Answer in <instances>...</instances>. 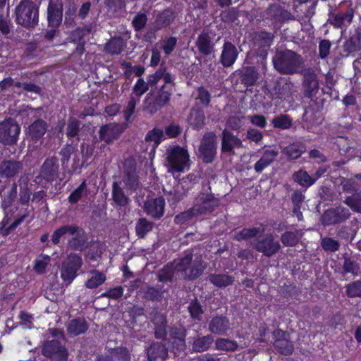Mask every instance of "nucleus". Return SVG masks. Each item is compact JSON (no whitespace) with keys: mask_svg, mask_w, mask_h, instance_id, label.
Masks as SVG:
<instances>
[{"mask_svg":"<svg viewBox=\"0 0 361 361\" xmlns=\"http://www.w3.org/2000/svg\"><path fill=\"white\" fill-rule=\"evenodd\" d=\"M355 15V10L348 7L347 10L339 11L337 13H330L327 22L334 28H341L343 26H348L353 22Z\"/></svg>","mask_w":361,"mask_h":361,"instance_id":"5701e85b","label":"nucleus"},{"mask_svg":"<svg viewBox=\"0 0 361 361\" xmlns=\"http://www.w3.org/2000/svg\"><path fill=\"white\" fill-rule=\"evenodd\" d=\"M41 352L50 361H68L69 357L66 345L56 338L44 341Z\"/></svg>","mask_w":361,"mask_h":361,"instance_id":"0eeeda50","label":"nucleus"},{"mask_svg":"<svg viewBox=\"0 0 361 361\" xmlns=\"http://www.w3.org/2000/svg\"><path fill=\"white\" fill-rule=\"evenodd\" d=\"M176 16L171 8H166L159 12L154 21V27L156 30H161L169 27L175 20Z\"/></svg>","mask_w":361,"mask_h":361,"instance_id":"7c9ffc66","label":"nucleus"},{"mask_svg":"<svg viewBox=\"0 0 361 361\" xmlns=\"http://www.w3.org/2000/svg\"><path fill=\"white\" fill-rule=\"evenodd\" d=\"M264 232V228L259 227L243 228L234 234L233 238L238 242L247 241L252 238H256L258 234Z\"/></svg>","mask_w":361,"mask_h":361,"instance_id":"58836bf2","label":"nucleus"},{"mask_svg":"<svg viewBox=\"0 0 361 361\" xmlns=\"http://www.w3.org/2000/svg\"><path fill=\"white\" fill-rule=\"evenodd\" d=\"M91 29L89 27H77L71 32L70 37L74 43L85 42V37L89 35Z\"/></svg>","mask_w":361,"mask_h":361,"instance_id":"e2e57ef3","label":"nucleus"},{"mask_svg":"<svg viewBox=\"0 0 361 361\" xmlns=\"http://www.w3.org/2000/svg\"><path fill=\"white\" fill-rule=\"evenodd\" d=\"M161 79L164 82V85L172 84V86H174L175 76L168 71V68L164 62L161 63L159 68L154 73L147 76V82L152 87L156 86Z\"/></svg>","mask_w":361,"mask_h":361,"instance_id":"b1692460","label":"nucleus"},{"mask_svg":"<svg viewBox=\"0 0 361 361\" xmlns=\"http://www.w3.org/2000/svg\"><path fill=\"white\" fill-rule=\"evenodd\" d=\"M147 355L149 361L164 360L168 357V350L161 342H155L149 346Z\"/></svg>","mask_w":361,"mask_h":361,"instance_id":"473e14b6","label":"nucleus"},{"mask_svg":"<svg viewBox=\"0 0 361 361\" xmlns=\"http://www.w3.org/2000/svg\"><path fill=\"white\" fill-rule=\"evenodd\" d=\"M216 348L219 350L233 352L237 350L238 345L235 341L228 338H218L215 343Z\"/></svg>","mask_w":361,"mask_h":361,"instance_id":"13d9d810","label":"nucleus"},{"mask_svg":"<svg viewBox=\"0 0 361 361\" xmlns=\"http://www.w3.org/2000/svg\"><path fill=\"white\" fill-rule=\"evenodd\" d=\"M20 133V127L15 119L8 118L0 122V143L4 145H16Z\"/></svg>","mask_w":361,"mask_h":361,"instance_id":"6e6552de","label":"nucleus"},{"mask_svg":"<svg viewBox=\"0 0 361 361\" xmlns=\"http://www.w3.org/2000/svg\"><path fill=\"white\" fill-rule=\"evenodd\" d=\"M217 137L214 132L206 133L199 147L200 157L205 164H211L216 156Z\"/></svg>","mask_w":361,"mask_h":361,"instance_id":"9d476101","label":"nucleus"},{"mask_svg":"<svg viewBox=\"0 0 361 361\" xmlns=\"http://www.w3.org/2000/svg\"><path fill=\"white\" fill-rule=\"evenodd\" d=\"M190 126L196 130H200L205 124V116L202 110H193L188 118Z\"/></svg>","mask_w":361,"mask_h":361,"instance_id":"49530a36","label":"nucleus"},{"mask_svg":"<svg viewBox=\"0 0 361 361\" xmlns=\"http://www.w3.org/2000/svg\"><path fill=\"white\" fill-rule=\"evenodd\" d=\"M238 54L237 47L231 42L226 41L222 47L220 63L225 68L231 67L238 59Z\"/></svg>","mask_w":361,"mask_h":361,"instance_id":"bb28decb","label":"nucleus"},{"mask_svg":"<svg viewBox=\"0 0 361 361\" xmlns=\"http://www.w3.org/2000/svg\"><path fill=\"white\" fill-rule=\"evenodd\" d=\"M112 200L116 205L125 207L129 204L130 199L126 195L123 188L119 183L114 181L112 184Z\"/></svg>","mask_w":361,"mask_h":361,"instance_id":"ea45409f","label":"nucleus"},{"mask_svg":"<svg viewBox=\"0 0 361 361\" xmlns=\"http://www.w3.org/2000/svg\"><path fill=\"white\" fill-rule=\"evenodd\" d=\"M344 203L354 212H360L361 211V193L355 192L351 196L346 197Z\"/></svg>","mask_w":361,"mask_h":361,"instance_id":"052dcab7","label":"nucleus"},{"mask_svg":"<svg viewBox=\"0 0 361 361\" xmlns=\"http://www.w3.org/2000/svg\"><path fill=\"white\" fill-rule=\"evenodd\" d=\"M13 27V23L9 18V11H0V33L4 37L9 38Z\"/></svg>","mask_w":361,"mask_h":361,"instance_id":"a18cd8bd","label":"nucleus"},{"mask_svg":"<svg viewBox=\"0 0 361 361\" xmlns=\"http://www.w3.org/2000/svg\"><path fill=\"white\" fill-rule=\"evenodd\" d=\"M147 16L145 13H137L132 20L133 27L136 32L142 30L147 25Z\"/></svg>","mask_w":361,"mask_h":361,"instance_id":"774afa93","label":"nucleus"},{"mask_svg":"<svg viewBox=\"0 0 361 361\" xmlns=\"http://www.w3.org/2000/svg\"><path fill=\"white\" fill-rule=\"evenodd\" d=\"M176 265L173 263H167L160 269L157 274V279L159 282L167 283H172L174 274L176 272Z\"/></svg>","mask_w":361,"mask_h":361,"instance_id":"e433bc0d","label":"nucleus"},{"mask_svg":"<svg viewBox=\"0 0 361 361\" xmlns=\"http://www.w3.org/2000/svg\"><path fill=\"white\" fill-rule=\"evenodd\" d=\"M87 322L82 318L71 319L67 326V332L71 337L85 334L88 329Z\"/></svg>","mask_w":361,"mask_h":361,"instance_id":"72a5a7b5","label":"nucleus"},{"mask_svg":"<svg viewBox=\"0 0 361 361\" xmlns=\"http://www.w3.org/2000/svg\"><path fill=\"white\" fill-rule=\"evenodd\" d=\"M305 147L300 142H294L290 144L284 149L286 155L290 159H298L305 152Z\"/></svg>","mask_w":361,"mask_h":361,"instance_id":"864d4df0","label":"nucleus"},{"mask_svg":"<svg viewBox=\"0 0 361 361\" xmlns=\"http://www.w3.org/2000/svg\"><path fill=\"white\" fill-rule=\"evenodd\" d=\"M88 192L89 189L87 188L86 180H83V181L71 192L68 197V201L71 204H75L78 203L83 196H87Z\"/></svg>","mask_w":361,"mask_h":361,"instance_id":"8fccbe9b","label":"nucleus"},{"mask_svg":"<svg viewBox=\"0 0 361 361\" xmlns=\"http://www.w3.org/2000/svg\"><path fill=\"white\" fill-rule=\"evenodd\" d=\"M239 9L237 7H231L222 11L220 13L221 20L225 23H233L239 17Z\"/></svg>","mask_w":361,"mask_h":361,"instance_id":"4d7b16f0","label":"nucleus"},{"mask_svg":"<svg viewBox=\"0 0 361 361\" xmlns=\"http://www.w3.org/2000/svg\"><path fill=\"white\" fill-rule=\"evenodd\" d=\"M166 156L169 172L181 173L190 168V154L185 147L178 145H173L166 150Z\"/></svg>","mask_w":361,"mask_h":361,"instance_id":"39448f33","label":"nucleus"},{"mask_svg":"<svg viewBox=\"0 0 361 361\" xmlns=\"http://www.w3.org/2000/svg\"><path fill=\"white\" fill-rule=\"evenodd\" d=\"M278 154L279 152L274 149L264 150L260 159L254 165L255 172L257 173H262L275 161Z\"/></svg>","mask_w":361,"mask_h":361,"instance_id":"2f4dec72","label":"nucleus"},{"mask_svg":"<svg viewBox=\"0 0 361 361\" xmlns=\"http://www.w3.org/2000/svg\"><path fill=\"white\" fill-rule=\"evenodd\" d=\"M208 325L209 331L216 335H226L230 329V321L226 316L224 315L213 317Z\"/></svg>","mask_w":361,"mask_h":361,"instance_id":"cd10ccee","label":"nucleus"},{"mask_svg":"<svg viewBox=\"0 0 361 361\" xmlns=\"http://www.w3.org/2000/svg\"><path fill=\"white\" fill-rule=\"evenodd\" d=\"M188 311L190 314V317L195 320L200 322L202 319V314H204V310L202 306L198 300L195 298L192 300L188 306Z\"/></svg>","mask_w":361,"mask_h":361,"instance_id":"5fc2aeb1","label":"nucleus"},{"mask_svg":"<svg viewBox=\"0 0 361 361\" xmlns=\"http://www.w3.org/2000/svg\"><path fill=\"white\" fill-rule=\"evenodd\" d=\"M254 250L262 254L266 257H271L277 254L281 248L279 240H276L271 233L259 236L252 244Z\"/></svg>","mask_w":361,"mask_h":361,"instance_id":"1a4fd4ad","label":"nucleus"},{"mask_svg":"<svg viewBox=\"0 0 361 361\" xmlns=\"http://www.w3.org/2000/svg\"><path fill=\"white\" fill-rule=\"evenodd\" d=\"M294 18L292 13L279 4H270L264 11L263 19L274 26L283 24Z\"/></svg>","mask_w":361,"mask_h":361,"instance_id":"f8f14e48","label":"nucleus"},{"mask_svg":"<svg viewBox=\"0 0 361 361\" xmlns=\"http://www.w3.org/2000/svg\"><path fill=\"white\" fill-rule=\"evenodd\" d=\"M63 2L61 0H49L47 20L49 27H59L63 20Z\"/></svg>","mask_w":361,"mask_h":361,"instance_id":"a211bd4d","label":"nucleus"},{"mask_svg":"<svg viewBox=\"0 0 361 361\" xmlns=\"http://www.w3.org/2000/svg\"><path fill=\"white\" fill-rule=\"evenodd\" d=\"M123 182L126 190L131 192H135L140 187L137 162L133 157H128L124 160Z\"/></svg>","mask_w":361,"mask_h":361,"instance_id":"9b49d317","label":"nucleus"},{"mask_svg":"<svg viewBox=\"0 0 361 361\" xmlns=\"http://www.w3.org/2000/svg\"><path fill=\"white\" fill-rule=\"evenodd\" d=\"M172 95V85H163L158 90L152 102L149 103L148 108L151 112H156L169 104Z\"/></svg>","mask_w":361,"mask_h":361,"instance_id":"6ab92c4d","label":"nucleus"},{"mask_svg":"<svg viewBox=\"0 0 361 361\" xmlns=\"http://www.w3.org/2000/svg\"><path fill=\"white\" fill-rule=\"evenodd\" d=\"M92 276L86 281L85 287L89 289H94L104 283L106 279V275L97 269L90 271Z\"/></svg>","mask_w":361,"mask_h":361,"instance_id":"3c124183","label":"nucleus"},{"mask_svg":"<svg viewBox=\"0 0 361 361\" xmlns=\"http://www.w3.org/2000/svg\"><path fill=\"white\" fill-rule=\"evenodd\" d=\"M13 17L18 25L33 30L39 25V6L32 0H20L14 8Z\"/></svg>","mask_w":361,"mask_h":361,"instance_id":"f03ea898","label":"nucleus"},{"mask_svg":"<svg viewBox=\"0 0 361 361\" xmlns=\"http://www.w3.org/2000/svg\"><path fill=\"white\" fill-rule=\"evenodd\" d=\"M244 116L231 115L226 121V126L231 130H239L243 126Z\"/></svg>","mask_w":361,"mask_h":361,"instance_id":"680f3d73","label":"nucleus"},{"mask_svg":"<svg viewBox=\"0 0 361 361\" xmlns=\"http://www.w3.org/2000/svg\"><path fill=\"white\" fill-rule=\"evenodd\" d=\"M6 215L0 223V235H8L30 215L28 207L14 206L4 211Z\"/></svg>","mask_w":361,"mask_h":361,"instance_id":"20e7f679","label":"nucleus"},{"mask_svg":"<svg viewBox=\"0 0 361 361\" xmlns=\"http://www.w3.org/2000/svg\"><path fill=\"white\" fill-rule=\"evenodd\" d=\"M208 280L214 286L222 288L231 285L234 279L226 274H210L208 276Z\"/></svg>","mask_w":361,"mask_h":361,"instance_id":"a19ab883","label":"nucleus"},{"mask_svg":"<svg viewBox=\"0 0 361 361\" xmlns=\"http://www.w3.org/2000/svg\"><path fill=\"white\" fill-rule=\"evenodd\" d=\"M154 227L153 222L146 218H140L135 224V233L138 238H144Z\"/></svg>","mask_w":361,"mask_h":361,"instance_id":"603ef678","label":"nucleus"},{"mask_svg":"<svg viewBox=\"0 0 361 361\" xmlns=\"http://www.w3.org/2000/svg\"><path fill=\"white\" fill-rule=\"evenodd\" d=\"M152 322L154 324L155 338H164L167 335L166 317L160 313H156L153 316Z\"/></svg>","mask_w":361,"mask_h":361,"instance_id":"c9c22d12","label":"nucleus"},{"mask_svg":"<svg viewBox=\"0 0 361 361\" xmlns=\"http://www.w3.org/2000/svg\"><path fill=\"white\" fill-rule=\"evenodd\" d=\"M220 205V200L212 192H200L197 202L192 207L196 215L200 216L213 212Z\"/></svg>","mask_w":361,"mask_h":361,"instance_id":"ddd939ff","label":"nucleus"},{"mask_svg":"<svg viewBox=\"0 0 361 361\" xmlns=\"http://www.w3.org/2000/svg\"><path fill=\"white\" fill-rule=\"evenodd\" d=\"M293 121L288 114H280L274 116L271 120V124L275 128L286 130L290 128Z\"/></svg>","mask_w":361,"mask_h":361,"instance_id":"6e6d98bb","label":"nucleus"},{"mask_svg":"<svg viewBox=\"0 0 361 361\" xmlns=\"http://www.w3.org/2000/svg\"><path fill=\"white\" fill-rule=\"evenodd\" d=\"M165 200L163 197L147 199L144 203L146 214L154 219H160L164 214Z\"/></svg>","mask_w":361,"mask_h":361,"instance_id":"412c9836","label":"nucleus"},{"mask_svg":"<svg viewBox=\"0 0 361 361\" xmlns=\"http://www.w3.org/2000/svg\"><path fill=\"white\" fill-rule=\"evenodd\" d=\"M243 147V142L238 136L228 129L223 130L221 143V152L234 154V148H241Z\"/></svg>","mask_w":361,"mask_h":361,"instance_id":"4be33fe9","label":"nucleus"},{"mask_svg":"<svg viewBox=\"0 0 361 361\" xmlns=\"http://www.w3.org/2000/svg\"><path fill=\"white\" fill-rule=\"evenodd\" d=\"M276 70L281 74L293 75L300 73L304 66V60L301 55L294 51L286 49L278 52L273 58Z\"/></svg>","mask_w":361,"mask_h":361,"instance_id":"7ed1b4c3","label":"nucleus"},{"mask_svg":"<svg viewBox=\"0 0 361 361\" xmlns=\"http://www.w3.org/2000/svg\"><path fill=\"white\" fill-rule=\"evenodd\" d=\"M292 178L295 183L303 188H309L314 183L312 176H310L309 173L303 169H300L294 172Z\"/></svg>","mask_w":361,"mask_h":361,"instance_id":"de8ad7c7","label":"nucleus"},{"mask_svg":"<svg viewBox=\"0 0 361 361\" xmlns=\"http://www.w3.org/2000/svg\"><path fill=\"white\" fill-rule=\"evenodd\" d=\"M196 46L199 52L203 55L208 56L214 51V44L208 32H202L197 37Z\"/></svg>","mask_w":361,"mask_h":361,"instance_id":"f704fd0d","label":"nucleus"},{"mask_svg":"<svg viewBox=\"0 0 361 361\" xmlns=\"http://www.w3.org/2000/svg\"><path fill=\"white\" fill-rule=\"evenodd\" d=\"M165 139L164 133L162 130L154 128L147 132L145 136V140L147 142H154L157 145Z\"/></svg>","mask_w":361,"mask_h":361,"instance_id":"0e129e2a","label":"nucleus"},{"mask_svg":"<svg viewBox=\"0 0 361 361\" xmlns=\"http://www.w3.org/2000/svg\"><path fill=\"white\" fill-rule=\"evenodd\" d=\"M239 82L245 87H252L259 79V72L254 66H243L236 71Z\"/></svg>","mask_w":361,"mask_h":361,"instance_id":"393cba45","label":"nucleus"},{"mask_svg":"<svg viewBox=\"0 0 361 361\" xmlns=\"http://www.w3.org/2000/svg\"><path fill=\"white\" fill-rule=\"evenodd\" d=\"M166 292L167 289H165L162 285H148L143 288L142 297L146 301L159 302H161L164 298V295Z\"/></svg>","mask_w":361,"mask_h":361,"instance_id":"c756f323","label":"nucleus"},{"mask_svg":"<svg viewBox=\"0 0 361 361\" xmlns=\"http://www.w3.org/2000/svg\"><path fill=\"white\" fill-rule=\"evenodd\" d=\"M106 51L113 54L118 55L123 50V42L121 37L111 39L106 46Z\"/></svg>","mask_w":361,"mask_h":361,"instance_id":"bf43d9fd","label":"nucleus"},{"mask_svg":"<svg viewBox=\"0 0 361 361\" xmlns=\"http://www.w3.org/2000/svg\"><path fill=\"white\" fill-rule=\"evenodd\" d=\"M99 138L107 144L111 143L118 137V133L111 124L102 126L99 129Z\"/></svg>","mask_w":361,"mask_h":361,"instance_id":"c03bdc74","label":"nucleus"},{"mask_svg":"<svg viewBox=\"0 0 361 361\" xmlns=\"http://www.w3.org/2000/svg\"><path fill=\"white\" fill-rule=\"evenodd\" d=\"M48 130L47 121L42 118H37L28 126L26 135L34 142L39 141Z\"/></svg>","mask_w":361,"mask_h":361,"instance_id":"a878e982","label":"nucleus"},{"mask_svg":"<svg viewBox=\"0 0 361 361\" xmlns=\"http://www.w3.org/2000/svg\"><path fill=\"white\" fill-rule=\"evenodd\" d=\"M300 73L302 76L303 96L312 99L318 93L319 88L317 75L312 68H305Z\"/></svg>","mask_w":361,"mask_h":361,"instance_id":"4468645a","label":"nucleus"},{"mask_svg":"<svg viewBox=\"0 0 361 361\" xmlns=\"http://www.w3.org/2000/svg\"><path fill=\"white\" fill-rule=\"evenodd\" d=\"M59 159L53 156L47 158L40 168V176L48 183L56 180L59 176Z\"/></svg>","mask_w":361,"mask_h":361,"instance_id":"aec40b11","label":"nucleus"},{"mask_svg":"<svg viewBox=\"0 0 361 361\" xmlns=\"http://www.w3.org/2000/svg\"><path fill=\"white\" fill-rule=\"evenodd\" d=\"M302 235L300 230L287 231L281 235V241L286 247H295L297 245Z\"/></svg>","mask_w":361,"mask_h":361,"instance_id":"79ce46f5","label":"nucleus"},{"mask_svg":"<svg viewBox=\"0 0 361 361\" xmlns=\"http://www.w3.org/2000/svg\"><path fill=\"white\" fill-rule=\"evenodd\" d=\"M17 183L12 180L10 188L4 192L1 202V207L6 211L11 207L17 196Z\"/></svg>","mask_w":361,"mask_h":361,"instance_id":"37998d69","label":"nucleus"},{"mask_svg":"<svg viewBox=\"0 0 361 361\" xmlns=\"http://www.w3.org/2000/svg\"><path fill=\"white\" fill-rule=\"evenodd\" d=\"M23 166L20 161L4 160L0 164V178H14L22 171Z\"/></svg>","mask_w":361,"mask_h":361,"instance_id":"c85d7f7f","label":"nucleus"},{"mask_svg":"<svg viewBox=\"0 0 361 361\" xmlns=\"http://www.w3.org/2000/svg\"><path fill=\"white\" fill-rule=\"evenodd\" d=\"M343 49L347 54L361 50V31L350 37L343 44Z\"/></svg>","mask_w":361,"mask_h":361,"instance_id":"09e8293b","label":"nucleus"},{"mask_svg":"<svg viewBox=\"0 0 361 361\" xmlns=\"http://www.w3.org/2000/svg\"><path fill=\"white\" fill-rule=\"evenodd\" d=\"M49 262L50 257L49 256L41 255L35 260L34 270L38 274H43Z\"/></svg>","mask_w":361,"mask_h":361,"instance_id":"338daca9","label":"nucleus"},{"mask_svg":"<svg viewBox=\"0 0 361 361\" xmlns=\"http://www.w3.org/2000/svg\"><path fill=\"white\" fill-rule=\"evenodd\" d=\"M82 264V259L80 255L75 253L70 254L61 267V276L63 281L70 284L76 277Z\"/></svg>","mask_w":361,"mask_h":361,"instance_id":"2eb2a0df","label":"nucleus"},{"mask_svg":"<svg viewBox=\"0 0 361 361\" xmlns=\"http://www.w3.org/2000/svg\"><path fill=\"white\" fill-rule=\"evenodd\" d=\"M66 234L72 235L68 240V245L71 250L83 252L88 247V236L84 228L72 224H66L55 230L51 235V242L58 245L61 238Z\"/></svg>","mask_w":361,"mask_h":361,"instance_id":"f257e3e1","label":"nucleus"},{"mask_svg":"<svg viewBox=\"0 0 361 361\" xmlns=\"http://www.w3.org/2000/svg\"><path fill=\"white\" fill-rule=\"evenodd\" d=\"M214 343L212 335H206L195 338L192 343V350L195 353H202L209 350Z\"/></svg>","mask_w":361,"mask_h":361,"instance_id":"4c0bfd02","label":"nucleus"},{"mask_svg":"<svg viewBox=\"0 0 361 361\" xmlns=\"http://www.w3.org/2000/svg\"><path fill=\"white\" fill-rule=\"evenodd\" d=\"M272 336L273 345L279 354L290 355L293 353L294 346L286 331L277 329L273 331Z\"/></svg>","mask_w":361,"mask_h":361,"instance_id":"dca6fc26","label":"nucleus"},{"mask_svg":"<svg viewBox=\"0 0 361 361\" xmlns=\"http://www.w3.org/2000/svg\"><path fill=\"white\" fill-rule=\"evenodd\" d=\"M149 87L150 86L147 81L145 82L142 78H140L137 80L133 87V93L137 97L138 101L140 100V97L147 92Z\"/></svg>","mask_w":361,"mask_h":361,"instance_id":"69168bd1","label":"nucleus"},{"mask_svg":"<svg viewBox=\"0 0 361 361\" xmlns=\"http://www.w3.org/2000/svg\"><path fill=\"white\" fill-rule=\"evenodd\" d=\"M350 216L348 208L342 206L330 208L326 210L322 216V223L324 226L340 224L347 220Z\"/></svg>","mask_w":361,"mask_h":361,"instance_id":"f3484780","label":"nucleus"},{"mask_svg":"<svg viewBox=\"0 0 361 361\" xmlns=\"http://www.w3.org/2000/svg\"><path fill=\"white\" fill-rule=\"evenodd\" d=\"M193 254L191 252L186 253L176 264V269L183 274L184 280L194 281L203 273L204 267L201 262L192 263Z\"/></svg>","mask_w":361,"mask_h":361,"instance_id":"423d86ee","label":"nucleus"}]
</instances>
